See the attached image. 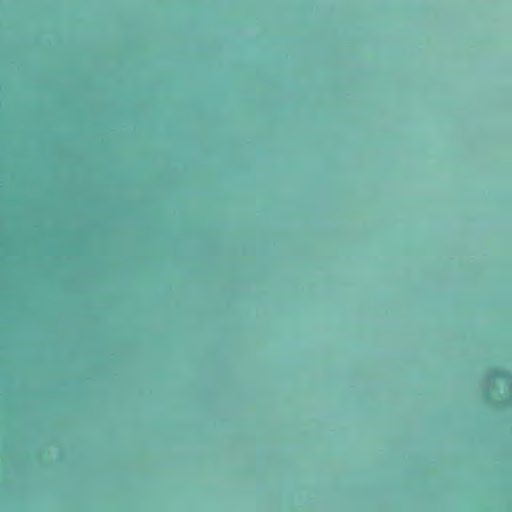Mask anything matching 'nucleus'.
Listing matches in <instances>:
<instances>
[{
    "mask_svg": "<svg viewBox=\"0 0 512 512\" xmlns=\"http://www.w3.org/2000/svg\"><path fill=\"white\" fill-rule=\"evenodd\" d=\"M494 376H495V377H503V378H506L507 373H505V372H496Z\"/></svg>",
    "mask_w": 512,
    "mask_h": 512,
    "instance_id": "1",
    "label": "nucleus"
}]
</instances>
